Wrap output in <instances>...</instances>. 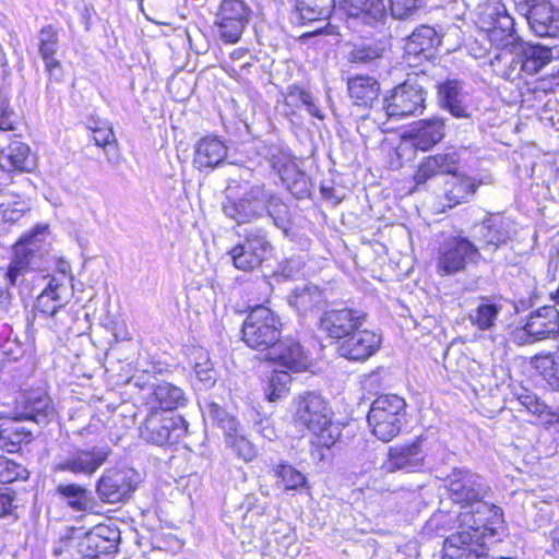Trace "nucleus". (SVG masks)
Listing matches in <instances>:
<instances>
[{
	"label": "nucleus",
	"instance_id": "obj_64",
	"mask_svg": "<svg viewBox=\"0 0 559 559\" xmlns=\"http://www.w3.org/2000/svg\"><path fill=\"white\" fill-rule=\"evenodd\" d=\"M549 537L552 540L554 545L557 546V548L559 549V525L550 531Z\"/></svg>",
	"mask_w": 559,
	"mask_h": 559
},
{
	"label": "nucleus",
	"instance_id": "obj_37",
	"mask_svg": "<svg viewBox=\"0 0 559 559\" xmlns=\"http://www.w3.org/2000/svg\"><path fill=\"white\" fill-rule=\"evenodd\" d=\"M56 492L74 511H88L94 507L91 491L79 484H60L57 486Z\"/></svg>",
	"mask_w": 559,
	"mask_h": 559
},
{
	"label": "nucleus",
	"instance_id": "obj_8",
	"mask_svg": "<svg viewBox=\"0 0 559 559\" xmlns=\"http://www.w3.org/2000/svg\"><path fill=\"white\" fill-rule=\"evenodd\" d=\"M427 92L417 78H408L384 97L383 109L391 119L418 116L424 112Z\"/></svg>",
	"mask_w": 559,
	"mask_h": 559
},
{
	"label": "nucleus",
	"instance_id": "obj_2",
	"mask_svg": "<svg viewBox=\"0 0 559 559\" xmlns=\"http://www.w3.org/2000/svg\"><path fill=\"white\" fill-rule=\"evenodd\" d=\"M406 403L395 394L378 396L371 404L367 420L372 435L382 442L397 437L406 423Z\"/></svg>",
	"mask_w": 559,
	"mask_h": 559
},
{
	"label": "nucleus",
	"instance_id": "obj_41",
	"mask_svg": "<svg viewBox=\"0 0 559 559\" xmlns=\"http://www.w3.org/2000/svg\"><path fill=\"white\" fill-rule=\"evenodd\" d=\"M448 489L451 499L456 503H472L480 498V489L467 475H460V477L450 479Z\"/></svg>",
	"mask_w": 559,
	"mask_h": 559
},
{
	"label": "nucleus",
	"instance_id": "obj_43",
	"mask_svg": "<svg viewBox=\"0 0 559 559\" xmlns=\"http://www.w3.org/2000/svg\"><path fill=\"white\" fill-rule=\"evenodd\" d=\"M22 276L19 271L10 264L8 267H0V313H9L13 307V296L10 288L15 286L19 277Z\"/></svg>",
	"mask_w": 559,
	"mask_h": 559
},
{
	"label": "nucleus",
	"instance_id": "obj_62",
	"mask_svg": "<svg viewBox=\"0 0 559 559\" xmlns=\"http://www.w3.org/2000/svg\"><path fill=\"white\" fill-rule=\"evenodd\" d=\"M282 274L285 277H293L296 273L299 272L301 267V261L298 259H288L282 265Z\"/></svg>",
	"mask_w": 559,
	"mask_h": 559
},
{
	"label": "nucleus",
	"instance_id": "obj_56",
	"mask_svg": "<svg viewBox=\"0 0 559 559\" xmlns=\"http://www.w3.org/2000/svg\"><path fill=\"white\" fill-rule=\"evenodd\" d=\"M491 542H502L504 537L509 536L508 526L503 519L501 508L491 504Z\"/></svg>",
	"mask_w": 559,
	"mask_h": 559
},
{
	"label": "nucleus",
	"instance_id": "obj_42",
	"mask_svg": "<svg viewBox=\"0 0 559 559\" xmlns=\"http://www.w3.org/2000/svg\"><path fill=\"white\" fill-rule=\"evenodd\" d=\"M273 472L277 478L276 485L284 491L298 490L307 486L306 476L290 464L280 463Z\"/></svg>",
	"mask_w": 559,
	"mask_h": 559
},
{
	"label": "nucleus",
	"instance_id": "obj_29",
	"mask_svg": "<svg viewBox=\"0 0 559 559\" xmlns=\"http://www.w3.org/2000/svg\"><path fill=\"white\" fill-rule=\"evenodd\" d=\"M533 341L556 335L559 330V310L555 306H544L534 311L524 326Z\"/></svg>",
	"mask_w": 559,
	"mask_h": 559
},
{
	"label": "nucleus",
	"instance_id": "obj_59",
	"mask_svg": "<svg viewBox=\"0 0 559 559\" xmlns=\"http://www.w3.org/2000/svg\"><path fill=\"white\" fill-rule=\"evenodd\" d=\"M12 111H8L4 104H0V142H5L10 139L7 131L14 130L13 121L11 120Z\"/></svg>",
	"mask_w": 559,
	"mask_h": 559
},
{
	"label": "nucleus",
	"instance_id": "obj_27",
	"mask_svg": "<svg viewBox=\"0 0 559 559\" xmlns=\"http://www.w3.org/2000/svg\"><path fill=\"white\" fill-rule=\"evenodd\" d=\"M8 141L10 142L5 146L0 142V167L8 173L29 171L34 166L29 146L16 136Z\"/></svg>",
	"mask_w": 559,
	"mask_h": 559
},
{
	"label": "nucleus",
	"instance_id": "obj_26",
	"mask_svg": "<svg viewBox=\"0 0 559 559\" xmlns=\"http://www.w3.org/2000/svg\"><path fill=\"white\" fill-rule=\"evenodd\" d=\"M228 148L217 135H205L194 145L193 165L199 170L214 169L227 157Z\"/></svg>",
	"mask_w": 559,
	"mask_h": 559
},
{
	"label": "nucleus",
	"instance_id": "obj_17",
	"mask_svg": "<svg viewBox=\"0 0 559 559\" xmlns=\"http://www.w3.org/2000/svg\"><path fill=\"white\" fill-rule=\"evenodd\" d=\"M120 543V531L116 526L98 524L79 540L78 552L86 558L115 554Z\"/></svg>",
	"mask_w": 559,
	"mask_h": 559
},
{
	"label": "nucleus",
	"instance_id": "obj_57",
	"mask_svg": "<svg viewBox=\"0 0 559 559\" xmlns=\"http://www.w3.org/2000/svg\"><path fill=\"white\" fill-rule=\"evenodd\" d=\"M93 140L97 146H100L106 150L107 146L116 143V136L112 131V128L107 123H103L102 126H97L92 128Z\"/></svg>",
	"mask_w": 559,
	"mask_h": 559
},
{
	"label": "nucleus",
	"instance_id": "obj_22",
	"mask_svg": "<svg viewBox=\"0 0 559 559\" xmlns=\"http://www.w3.org/2000/svg\"><path fill=\"white\" fill-rule=\"evenodd\" d=\"M381 345V336L370 330L350 332L338 345L340 356L352 361H366L374 355Z\"/></svg>",
	"mask_w": 559,
	"mask_h": 559
},
{
	"label": "nucleus",
	"instance_id": "obj_47",
	"mask_svg": "<svg viewBox=\"0 0 559 559\" xmlns=\"http://www.w3.org/2000/svg\"><path fill=\"white\" fill-rule=\"evenodd\" d=\"M205 416L213 425L222 428L225 436L234 433L237 430L236 418L230 416L217 403L211 402L207 404Z\"/></svg>",
	"mask_w": 559,
	"mask_h": 559
},
{
	"label": "nucleus",
	"instance_id": "obj_46",
	"mask_svg": "<svg viewBox=\"0 0 559 559\" xmlns=\"http://www.w3.org/2000/svg\"><path fill=\"white\" fill-rule=\"evenodd\" d=\"M271 200L266 202V212L274 225L284 231H286L290 226V213L289 207L282 201L280 197L274 194L270 190Z\"/></svg>",
	"mask_w": 559,
	"mask_h": 559
},
{
	"label": "nucleus",
	"instance_id": "obj_49",
	"mask_svg": "<svg viewBox=\"0 0 559 559\" xmlns=\"http://www.w3.org/2000/svg\"><path fill=\"white\" fill-rule=\"evenodd\" d=\"M535 367L552 390H559V361L552 356L537 357Z\"/></svg>",
	"mask_w": 559,
	"mask_h": 559
},
{
	"label": "nucleus",
	"instance_id": "obj_10",
	"mask_svg": "<svg viewBox=\"0 0 559 559\" xmlns=\"http://www.w3.org/2000/svg\"><path fill=\"white\" fill-rule=\"evenodd\" d=\"M188 424L180 415L148 409L140 427L141 438L156 445L175 443L187 432Z\"/></svg>",
	"mask_w": 559,
	"mask_h": 559
},
{
	"label": "nucleus",
	"instance_id": "obj_45",
	"mask_svg": "<svg viewBox=\"0 0 559 559\" xmlns=\"http://www.w3.org/2000/svg\"><path fill=\"white\" fill-rule=\"evenodd\" d=\"M0 203V215L5 223L19 222L29 210L28 203L17 194H9Z\"/></svg>",
	"mask_w": 559,
	"mask_h": 559
},
{
	"label": "nucleus",
	"instance_id": "obj_51",
	"mask_svg": "<svg viewBox=\"0 0 559 559\" xmlns=\"http://www.w3.org/2000/svg\"><path fill=\"white\" fill-rule=\"evenodd\" d=\"M513 230L511 219L491 213V245L499 247L506 243L511 238Z\"/></svg>",
	"mask_w": 559,
	"mask_h": 559
},
{
	"label": "nucleus",
	"instance_id": "obj_15",
	"mask_svg": "<svg viewBox=\"0 0 559 559\" xmlns=\"http://www.w3.org/2000/svg\"><path fill=\"white\" fill-rule=\"evenodd\" d=\"M250 15L251 9L245 0H222L215 20L221 39L227 44L237 43Z\"/></svg>",
	"mask_w": 559,
	"mask_h": 559
},
{
	"label": "nucleus",
	"instance_id": "obj_50",
	"mask_svg": "<svg viewBox=\"0 0 559 559\" xmlns=\"http://www.w3.org/2000/svg\"><path fill=\"white\" fill-rule=\"evenodd\" d=\"M226 443L245 462H251L258 455L255 445L243 436L235 435V432L227 435Z\"/></svg>",
	"mask_w": 559,
	"mask_h": 559
},
{
	"label": "nucleus",
	"instance_id": "obj_30",
	"mask_svg": "<svg viewBox=\"0 0 559 559\" xmlns=\"http://www.w3.org/2000/svg\"><path fill=\"white\" fill-rule=\"evenodd\" d=\"M58 48V32L51 25L43 27L38 34V52L45 61L46 70L50 78H55L57 81L61 79V66L55 58Z\"/></svg>",
	"mask_w": 559,
	"mask_h": 559
},
{
	"label": "nucleus",
	"instance_id": "obj_61",
	"mask_svg": "<svg viewBox=\"0 0 559 559\" xmlns=\"http://www.w3.org/2000/svg\"><path fill=\"white\" fill-rule=\"evenodd\" d=\"M473 320L479 326V329H489V305L479 306L476 317L473 318Z\"/></svg>",
	"mask_w": 559,
	"mask_h": 559
},
{
	"label": "nucleus",
	"instance_id": "obj_12",
	"mask_svg": "<svg viewBox=\"0 0 559 559\" xmlns=\"http://www.w3.org/2000/svg\"><path fill=\"white\" fill-rule=\"evenodd\" d=\"M139 475L131 468H108L96 484L98 498L106 503L124 502L139 484Z\"/></svg>",
	"mask_w": 559,
	"mask_h": 559
},
{
	"label": "nucleus",
	"instance_id": "obj_19",
	"mask_svg": "<svg viewBox=\"0 0 559 559\" xmlns=\"http://www.w3.org/2000/svg\"><path fill=\"white\" fill-rule=\"evenodd\" d=\"M366 314L350 308L329 309L320 318V330L329 337L344 340L350 332L358 330Z\"/></svg>",
	"mask_w": 559,
	"mask_h": 559
},
{
	"label": "nucleus",
	"instance_id": "obj_60",
	"mask_svg": "<svg viewBox=\"0 0 559 559\" xmlns=\"http://www.w3.org/2000/svg\"><path fill=\"white\" fill-rule=\"evenodd\" d=\"M299 99L311 116L323 119L320 108L317 106L313 96L309 92L301 91Z\"/></svg>",
	"mask_w": 559,
	"mask_h": 559
},
{
	"label": "nucleus",
	"instance_id": "obj_35",
	"mask_svg": "<svg viewBox=\"0 0 559 559\" xmlns=\"http://www.w3.org/2000/svg\"><path fill=\"white\" fill-rule=\"evenodd\" d=\"M288 302L298 311L306 313L318 309L324 302L323 292L316 285L298 286L288 297Z\"/></svg>",
	"mask_w": 559,
	"mask_h": 559
},
{
	"label": "nucleus",
	"instance_id": "obj_25",
	"mask_svg": "<svg viewBox=\"0 0 559 559\" xmlns=\"http://www.w3.org/2000/svg\"><path fill=\"white\" fill-rule=\"evenodd\" d=\"M340 10L353 21L373 26L385 17L383 0H340Z\"/></svg>",
	"mask_w": 559,
	"mask_h": 559
},
{
	"label": "nucleus",
	"instance_id": "obj_40",
	"mask_svg": "<svg viewBox=\"0 0 559 559\" xmlns=\"http://www.w3.org/2000/svg\"><path fill=\"white\" fill-rule=\"evenodd\" d=\"M485 11H486V8L478 7V11L476 12L477 20H475V24L479 28V37H476L468 44L469 55L474 59L480 61L478 64L479 67H485L489 63L488 58H487L488 49L481 41V40L486 41L489 39V28H488L489 22L487 20Z\"/></svg>",
	"mask_w": 559,
	"mask_h": 559
},
{
	"label": "nucleus",
	"instance_id": "obj_32",
	"mask_svg": "<svg viewBox=\"0 0 559 559\" xmlns=\"http://www.w3.org/2000/svg\"><path fill=\"white\" fill-rule=\"evenodd\" d=\"M270 163L274 169L278 170L283 182L293 195L297 199L310 195V183L306 174L299 171L294 165L285 166L283 169L281 160L275 154L270 157Z\"/></svg>",
	"mask_w": 559,
	"mask_h": 559
},
{
	"label": "nucleus",
	"instance_id": "obj_16",
	"mask_svg": "<svg viewBox=\"0 0 559 559\" xmlns=\"http://www.w3.org/2000/svg\"><path fill=\"white\" fill-rule=\"evenodd\" d=\"M444 136V123L440 118L423 119L412 126L402 135L397 155L403 156L412 148L428 151Z\"/></svg>",
	"mask_w": 559,
	"mask_h": 559
},
{
	"label": "nucleus",
	"instance_id": "obj_38",
	"mask_svg": "<svg viewBox=\"0 0 559 559\" xmlns=\"http://www.w3.org/2000/svg\"><path fill=\"white\" fill-rule=\"evenodd\" d=\"M461 83L457 80H448L439 86V97L442 106L456 118L467 117V107L461 96Z\"/></svg>",
	"mask_w": 559,
	"mask_h": 559
},
{
	"label": "nucleus",
	"instance_id": "obj_63",
	"mask_svg": "<svg viewBox=\"0 0 559 559\" xmlns=\"http://www.w3.org/2000/svg\"><path fill=\"white\" fill-rule=\"evenodd\" d=\"M491 373L495 378L500 380V383H496V388L498 390H500V386L503 385L510 378L509 369L503 366H495V368L491 370Z\"/></svg>",
	"mask_w": 559,
	"mask_h": 559
},
{
	"label": "nucleus",
	"instance_id": "obj_28",
	"mask_svg": "<svg viewBox=\"0 0 559 559\" xmlns=\"http://www.w3.org/2000/svg\"><path fill=\"white\" fill-rule=\"evenodd\" d=\"M187 396L183 390L173 383L162 382L154 385L146 401L148 409L174 413L175 409L187 404Z\"/></svg>",
	"mask_w": 559,
	"mask_h": 559
},
{
	"label": "nucleus",
	"instance_id": "obj_52",
	"mask_svg": "<svg viewBox=\"0 0 559 559\" xmlns=\"http://www.w3.org/2000/svg\"><path fill=\"white\" fill-rule=\"evenodd\" d=\"M28 477L27 469L13 460L0 455V483L9 484Z\"/></svg>",
	"mask_w": 559,
	"mask_h": 559
},
{
	"label": "nucleus",
	"instance_id": "obj_24",
	"mask_svg": "<svg viewBox=\"0 0 559 559\" xmlns=\"http://www.w3.org/2000/svg\"><path fill=\"white\" fill-rule=\"evenodd\" d=\"M460 157L453 148L426 157L419 165L414 180L423 185L438 175H454L459 168Z\"/></svg>",
	"mask_w": 559,
	"mask_h": 559
},
{
	"label": "nucleus",
	"instance_id": "obj_21",
	"mask_svg": "<svg viewBox=\"0 0 559 559\" xmlns=\"http://www.w3.org/2000/svg\"><path fill=\"white\" fill-rule=\"evenodd\" d=\"M477 250L472 242L464 238L449 239L440 248L438 273L450 275L464 269L467 261H473Z\"/></svg>",
	"mask_w": 559,
	"mask_h": 559
},
{
	"label": "nucleus",
	"instance_id": "obj_14",
	"mask_svg": "<svg viewBox=\"0 0 559 559\" xmlns=\"http://www.w3.org/2000/svg\"><path fill=\"white\" fill-rule=\"evenodd\" d=\"M47 227H37L32 234L24 235L14 246V257L10 265L23 276L28 270L43 266V260L48 253L46 242Z\"/></svg>",
	"mask_w": 559,
	"mask_h": 559
},
{
	"label": "nucleus",
	"instance_id": "obj_9",
	"mask_svg": "<svg viewBox=\"0 0 559 559\" xmlns=\"http://www.w3.org/2000/svg\"><path fill=\"white\" fill-rule=\"evenodd\" d=\"M476 520L467 530L448 536L443 544L442 559H487L486 538L488 523L475 526Z\"/></svg>",
	"mask_w": 559,
	"mask_h": 559
},
{
	"label": "nucleus",
	"instance_id": "obj_34",
	"mask_svg": "<svg viewBox=\"0 0 559 559\" xmlns=\"http://www.w3.org/2000/svg\"><path fill=\"white\" fill-rule=\"evenodd\" d=\"M439 44L440 38L435 28L428 25H421L409 35L405 44V51L408 55H425L427 57V53H430Z\"/></svg>",
	"mask_w": 559,
	"mask_h": 559
},
{
	"label": "nucleus",
	"instance_id": "obj_1",
	"mask_svg": "<svg viewBox=\"0 0 559 559\" xmlns=\"http://www.w3.org/2000/svg\"><path fill=\"white\" fill-rule=\"evenodd\" d=\"M295 420L316 437L318 447L330 449L340 438L341 429L333 423V412L317 392L307 391L294 400Z\"/></svg>",
	"mask_w": 559,
	"mask_h": 559
},
{
	"label": "nucleus",
	"instance_id": "obj_53",
	"mask_svg": "<svg viewBox=\"0 0 559 559\" xmlns=\"http://www.w3.org/2000/svg\"><path fill=\"white\" fill-rule=\"evenodd\" d=\"M382 57V50L377 45H357L349 53L350 63L371 64Z\"/></svg>",
	"mask_w": 559,
	"mask_h": 559
},
{
	"label": "nucleus",
	"instance_id": "obj_54",
	"mask_svg": "<svg viewBox=\"0 0 559 559\" xmlns=\"http://www.w3.org/2000/svg\"><path fill=\"white\" fill-rule=\"evenodd\" d=\"M194 373L204 389H210L216 383L217 372L206 354H202L194 364Z\"/></svg>",
	"mask_w": 559,
	"mask_h": 559
},
{
	"label": "nucleus",
	"instance_id": "obj_44",
	"mask_svg": "<svg viewBox=\"0 0 559 559\" xmlns=\"http://www.w3.org/2000/svg\"><path fill=\"white\" fill-rule=\"evenodd\" d=\"M292 370L274 369L265 388V396L270 402H276L289 391L292 383Z\"/></svg>",
	"mask_w": 559,
	"mask_h": 559
},
{
	"label": "nucleus",
	"instance_id": "obj_36",
	"mask_svg": "<svg viewBox=\"0 0 559 559\" xmlns=\"http://www.w3.org/2000/svg\"><path fill=\"white\" fill-rule=\"evenodd\" d=\"M518 402L526 408L528 413L543 420L545 425H556L559 430V411H552L538 395L525 390L518 396Z\"/></svg>",
	"mask_w": 559,
	"mask_h": 559
},
{
	"label": "nucleus",
	"instance_id": "obj_23",
	"mask_svg": "<svg viewBox=\"0 0 559 559\" xmlns=\"http://www.w3.org/2000/svg\"><path fill=\"white\" fill-rule=\"evenodd\" d=\"M536 36L556 38L559 36V11L548 0H540L520 12Z\"/></svg>",
	"mask_w": 559,
	"mask_h": 559
},
{
	"label": "nucleus",
	"instance_id": "obj_4",
	"mask_svg": "<svg viewBox=\"0 0 559 559\" xmlns=\"http://www.w3.org/2000/svg\"><path fill=\"white\" fill-rule=\"evenodd\" d=\"M282 321L270 308L253 307L242 323V340L252 349L267 354L282 333Z\"/></svg>",
	"mask_w": 559,
	"mask_h": 559
},
{
	"label": "nucleus",
	"instance_id": "obj_3",
	"mask_svg": "<svg viewBox=\"0 0 559 559\" xmlns=\"http://www.w3.org/2000/svg\"><path fill=\"white\" fill-rule=\"evenodd\" d=\"M271 200L270 190L264 183H252L240 187L237 194L229 190L223 202V213L238 225L249 224L265 215L266 202Z\"/></svg>",
	"mask_w": 559,
	"mask_h": 559
},
{
	"label": "nucleus",
	"instance_id": "obj_48",
	"mask_svg": "<svg viewBox=\"0 0 559 559\" xmlns=\"http://www.w3.org/2000/svg\"><path fill=\"white\" fill-rule=\"evenodd\" d=\"M518 311V306L512 300L502 296H491V328L495 325V321L511 324L510 320Z\"/></svg>",
	"mask_w": 559,
	"mask_h": 559
},
{
	"label": "nucleus",
	"instance_id": "obj_58",
	"mask_svg": "<svg viewBox=\"0 0 559 559\" xmlns=\"http://www.w3.org/2000/svg\"><path fill=\"white\" fill-rule=\"evenodd\" d=\"M16 508L15 492L10 488L0 490V518L11 515Z\"/></svg>",
	"mask_w": 559,
	"mask_h": 559
},
{
	"label": "nucleus",
	"instance_id": "obj_31",
	"mask_svg": "<svg viewBox=\"0 0 559 559\" xmlns=\"http://www.w3.org/2000/svg\"><path fill=\"white\" fill-rule=\"evenodd\" d=\"M22 415L39 425L49 423L53 417L50 397L41 390L28 392L23 397Z\"/></svg>",
	"mask_w": 559,
	"mask_h": 559
},
{
	"label": "nucleus",
	"instance_id": "obj_13",
	"mask_svg": "<svg viewBox=\"0 0 559 559\" xmlns=\"http://www.w3.org/2000/svg\"><path fill=\"white\" fill-rule=\"evenodd\" d=\"M272 249L267 233L262 228H254L247 233L245 240L235 246L229 254L235 267L251 271L266 260Z\"/></svg>",
	"mask_w": 559,
	"mask_h": 559
},
{
	"label": "nucleus",
	"instance_id": "obj_39",
	"mask_svg": "<svg viewBox=\"0 0 559 559\" xmlns=\"http://www.w3.org/2000/svg\"><path fill=\"white\" fill-rule=\"evenodd\" d=\"M335 8V0H297L296 11L305 22L328 20Z\"/></svg>",
	"mask_w": 559,
	"mask_h": 559
},
{
	"label": "nucleus",
	"instance_id": "obj_33",
	"mask_svg": "<svg viewBox=\"0 0 559 559\" xmlns=\"http://www.w3.org/2000/svg\"><path fill=\"white\" fill-rule=\"evenodd\" d=\"M348 93L357 106L372 107L380 93L379 82L371 76L357 75L348 81Z\"/></svg>",
	"mask_w": 559,
	"mask_h": 559
},
{
	"label": "nucleus",
	"instance_id": "obj_7",
	"mask_svg": "<svg viewBox=\"0 0 559 559\" xmlns=\"http://www.w3.org/2000/svg\"><path fill=\"white\" fill-rule=\"evenodd\" d=\"M73 296L72 280L66 274L52 276L45 289L37 297L36 309L39 313L50 319V329L59 332L64 326L68 313L64 306Z\"/></svg>",
	"mask_w": 559,
	"mask_h": 559
},
{
	"label": "nucleus",
	"instance_id": "obj_18",
	"mask_svg": "<svg viewBox=\"0 0 559 559\" xmlns=\"http://www.w3.org/2000/svg\"><path fill=\"white\" fill-rule=\"evenodd\" d=\"M264 357L294 373L302 372L310 366L307 352L299 341L292 336H280Z\"/></svg>",
	"mask_w": 559,
	"mask_h": 559
},
{
	"label": "nucleus",
	"instance_id": "obj_6",
	"mask_svg": "<svg viewBox=\"0 0 559 559\" xmlns=\"http://www.w3.org/2000/svg\"><path fill=\"white\" fill-rule=\"evenodd\" d=\"M111 452L108 444L72 447L66 453L56 456L52 471L75 476H92L108 461Z\"/></svg>",
	"mask_w": 559,
	"mask_h": 559
},
{
	"label": "nucleus",
	"instance_id": "obj_55",
	"mask_svg": "<svg viewBox=\"0 0 559 559\" xmlns=\"http://www.w3.org/2000/svg\"><path fill=\"white\" fill-rule=\"evenodd\" d=\"M423 7V0H390L391 15L395 20L412 19Z\"/></svg>",
	"mask_w": 559,
	"mask_h": 559
},
{
	"label": "nucleus",
	"instance_id": "obj_11",
	"mask_svg": "<svg viewBox=\"0 0 559 559\" xmlns=\"http://www.w3.org/2000/svg\"><path fill=\"white\" fill-rule=\"evenodd\" d=\"M520 40L513 17L504 4L497 2L491 11V67L497 69L504 61L506 52H511Z\"/></svg>",
	"mask_w": 559,
	"mask_h": 559
},
{
	"label": "nucleus",
	"instance_id": "obj_20",
	"mask_svg": "<svg viewBox=\"0 0 559 559\" xmlns=\"http://www.w3.org/2000/svg\"><path fill=\"white\" fill-rule=\"evenodd\" d=\"M425 462V453L421 440L418 438L409 443L395 444L388 449L386 460L382 464L385 473H395L397 471L415 472L419 469Z\"/></svg>",
	"mask_w": 559,
	"mask_h": 559
},
{
	"label": "nucleus",
	"instance_id": "obj_5",
	"mask_svg": "<svg viewBox=\"0 0 559 559\" xmlns=\"http://www.w3.org/2000/svg\"><path fill=\"white\" fill-rule=\"evenodd\" d=\"M551 60V48L521 39L511 52H506L504 61L493 71L508 80H512L519 78L522 72L534 75Z\"/></svg>",
	"mask_w": 559,
	"mask_h": 559
}]
</instances>
